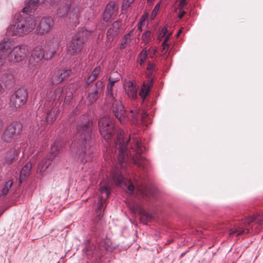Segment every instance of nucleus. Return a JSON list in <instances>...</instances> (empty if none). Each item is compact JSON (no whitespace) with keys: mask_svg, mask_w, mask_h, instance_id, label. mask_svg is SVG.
Returning a JSON list of instances; mask_svg holds the SVG:
<instances>
[{"mask_svg":"<svg viewBox=\"0 0 263 263\" xmlns=\"http://www.w3.org/2000/svg\"><path fill=\"white\" fill-rule=\"evenodd\" d=\"M129 139L130 137L125 136L122 131L118 134L116 148L118 150L119 163L122 167H124L130 156H132V160L135 164L140 167H145L147 164V160L142 156L144 147L142 143L137 140V138H133L131 149L129 151L127 148V146Z\"/></svg>","mask_w":263,"mask_h":263,"instance_id":"obj_1","label":"nucleus"},{"mask_svg":"<svg viewBox=\"0 0 263 263\" xmlns=\"http://www.w3.org/2000/svg\"><path fill=\"white\" fill-rule=\"evenodd\" d=\"M76 134V142L71 147L72 152H74V147H78L75 158L82 163H85L91 159L93 149L91 144V125L89 120H86L77 126Z\"/></svg>","mask_w":263,"mask_h":263,"instance_id":"obj_2","label":"nucleus"},{"mask_svg":"<svg viewBox=\"0 0 263 263\" xmlns=\"http://www.w3.org/2000/svg\"><path fill=\"white\" fill-rule=\"evenodd\" d=\"M114 85L109 83L107 84L106 102L108 104H111L114 115L122 124H126L128 121H130L132 124H137L139 118V109L137 108L131 109L130 112L127 114L121 102L119 100H116L114 97L112 90Z\"/></svg>","mask_w":263,"mask_h":263,"instance_id":"obj_3","label":"nucleus"},{"mask_svg":"<svg viewBox=\"0 0 263 263\" xmlns=\"http://www.w3.org/2000/svg\"><path fill=\"white\" fill-rule=\"evenodd\" d=\"M11 46L12 44L9 42L0 43V66L3 65V60L5 58H7L10 62L19 63L25 60L29 55L27 46H17L12 50Z\"/></svg>","mask_w":263,"mask_h":263,"instance_id":"obj_4","label":"nucleus"},{"mask_svg":"<svg viewBox=\"0 0 263 263\" xmlns=\"http://www.w3.org/2000/svg\"><path fill=\"white\" fill-rule=\"evenodd\" d=\"M262 227L263 215L255 214L251 217H246L244 219H242L241 224L235 230H230L229 235L238 236L250 233H258Z\"/></svg>","mask_w":263,"mask_h":263,"instance_id":"obj_5","label":"nucleus"},{"mask_svg":"<svg viewBox=\"0 0 263 263\" xmlns=\"http://www.w3.org/2000/svg\"><path fill=\"white\" fill-rule=\"evenodd\" d=\"M35 27L34 17L32 15L21 16L10 25L7 29V33L9 36L23 35L33 30Z\"/></svg>","mask_w":263,"mask_h":263,"instance_id":"obj_6","label":"nucleus"},{"mask_svg":"<svg viewBox=\"0 0 263 263\" xmlns=\"http://www.w3.org/2000/svg\"><path fill=\"white\" fill-rule=\"evenodd\" d=\"M112 179L116 185H120L123 183V185L126 187V192L129 194L136 196V194L140 195L144 199H147L149 197V190L148 189L144 188L143 186L139 187L135 190L133 184L130 181H124V178L120 173H115L112 174Z\"/></svg>","mask_w":263,"mask_h":263,"instance_id":"obj_7","label":"nucleus"},{"mask_svg":"<svg viewBox=\"0 0 263 263\" xmlns=\"http://www.w3.org/2000/svg\"><path fill=\"white\" fill-rule=\"evenodd\" d=\"M22 127V125L18 122L10 123L5 127L2 135V140L7 143L14 142L16 136L20 135Z\"/></svg>","mask_w":263,"mask_h":263,"instance_id":"obj_8","label":"nucleus"},{"mask_svg":"<svg viewBox=\"0 0 263 263\" xmlns=\"http://www.w3.org/2000/svg\"><path fill=\"white\" fill-rule=\"evenodd\" d=\"M98 126L100 134L105 140L110 139L113 136L115 123L109 117L104 116L99 119Z\"/></svg>","mask_w":263,"mask_h":263,"instance_id":"obj_9","label":"nucleus"},{"mask_svg":"<svg viewBox=\"0 0 263 263\" xmlns=\"http://www.w3.org/2000/svg\"><path fill=\"white\" fill-rule=\"evenodd\" d=\"M28 92L26 89L23 88L18 89L10 97V108L13 111H17L26 104Z\"/></svg>","mask_w":263,"mask_h":263,"instance_id":"obj_10","label":"nucleus"},{"mask_svg":"<svg viewBox=\"0 0 263 263\" xmlns=\"http://www.w3.org/2000/svg\"><path fill=\"white\" fill-rule=\"evenodd\" d=\"M87 35V31H79L73 36L70 45L67 48V52L70 55H76L81 52L85 41L84 35Z\"/></svg>","mask_w":263,"mask_h":263,"instance_id":"obj_11","label":"nucleus"},{"mask_svg":"<svg viewBox=\"0 0 263 263\" xmlns=\"http://www.w3.org/2000/svg\"><path fill=\"white\" fill-rule=\"evenodd\" d=\"M79 8L74 4V0H64L63 7L59 11L60 16L68 15L70 17L72 14L76 17L78 16Z\"/></svg>","mask_w":263,"mask_h":263,"instance_id":"obj_12","label":"nucleus"},{"mask_svg":"<svg viewBox=\"0 0 263 263\" xmlns=\"http://www.w3.org/2000/svg\"><path fill=\"white\" fill-rule=\"evenodd\" d=\"M54 26V21L51 17H47L42 18L36 27L37 34L44 35L50 32Z\"/></svg>","mask_w":263,"mask_h":263,"instance_id":"obj_13","label":"nucleus"},{"mask_svg":"<svg viewBox=\"0 0 263 263\" xmlns=\"http://www.w3.org/2000/svg\"><path fill=\"white\" fill-rule=\"evenodd\" d=\"M70 69H58L55 71L49 80V85H58L70 75Z\"/></svg>","mask_w":263,"mask_h":263,"instance_id":"obj_14","label":"nucleus"},{"mask_svg":"<svg viewBox=\"0 0 263 263\" xmlns=\"http://www.w3.org/2000/svg\"><path fill=\"white\" fill-rule=\"evenodd\" d=\"M103 89V83L101 81L96 83L95 86L88 96V100L90 103H93L100 97Z\"/></svg>","mask_w":263,"mask_h":263,"instance_id":"obj_15","label":"nucleus"},{"mask_svg":"<svg viewBox=\"0 0 263 263\" xmlns=\"http://www.w3.org/2000/svg\"><path fill=\"white\" fill-rule=\"evenodd\" d=\"M117 8L115 2L109 3L106 6L103 13V20L106 22L109 21L111 18H114L117 15Z\"/></svg>","mask_w":263,"mask_h":263,"instance_id":"obj_16","label":"nucleus"},{"mask_svg":"<svg viewBox=\"0 0 263 263\" xmlns=\"http://www.w3.org/2000/svg\"><path fill=\"white\" fill-rule=\"evenodd\" d=\"M124 88L128 97L133 99L137 98L138 87L133 82L131 81H126L124 84Z\"/></svg>","mask_w":263,"mask_h":263,"instance_id":"obj_17","label":"nucleus"},{"mask_svg":"<svg viewBox=\"0 0 263 263\" xmlns=\"http://www.w3.org/2000/svg\"><path fill=\"white\" fill-rule=\"evenodd\" d=\"M122 23L121 21H117L114 22L110 26L107 32V37L109 41H113L119 31Z\"/></svg>","mask_w":263,"mask_h":263,"instance_id":"obj_18","label":"nucleus"},{"mask_svg":"<svg viewBox=\"0 0 263 263\" xmlns=\"http://www.w3.org/2000/svg\"><path fill=\"white\" fill-rule=\"evenodd\" d=\"M105 181L106 182H101L100 183V199L101 203L108 198L110 194L109 183L107 179Z\"/></svg>","mask_w":263,"mask_h":263,"instance_id":"obj_19","label":"nucleus"},{"mask_svg":"<svg viewBox=\"0 0 263 263\" xmlns=\"http://www.w3.org/2000/svg\"><path fill=\"white\" fill-rule=\"evenodd\" d=\"M153 85V80H148L147 82L143 83L139 92V96L144 100L148 95L151 88Z\"/></svg>","mask_w":263,"mask_h":263,"instance_id":"obj_20","label":"nucleus"},{"mask_svg":"<svg viewBox=\"0 0 263 263\" xmlns=\"http://www.w3.org/2000/svg\"><path fill=\"white\" fill-rule=\"evenodd\" d=\"M60 42L58 39H54L48 41L46 45L50 53V58H52L59 49Z\"/></svg>","mask_w":263,"mask_h":263,"instance_id":"obj_21","label":"nucleus"},{"mask_svg":"<svg viewBox=\"0 0 263 263\" xmlns=\"http://www.w3.org/2000/svg\"><path fill=\"white\" fill-rule=\"evenodd\" d=\"M60 109L58 107H53L49 111L46 116V121L47 123H53L60 114Z\"/></svg>","mask_w":263,"mask_h":263,"instance_id":"obj_22","label":"nucleus"},{"mask_svg":"<svg viewBox=\"0 0 263 263\" xmlns=\"http://www.w3.org/2000/svg\"><path fill=\"white\" fill-rule=\"evenodd\" d=\"M39 0H29L27 5L24 7L22 12L28 14L34 12L38 6Z\"/></svg>","mask_w":263,"mask_h":263,"instance_id":"obj_23","label":"nucleus"},{"mask_svg":"<svg viewBox=\"0 0 263 263\" xmlns=\"http://www.w3.org/2000/svg\"><path fill=\"white\" fill-rule=\"evenodd\" d=\"M101 68L100 67H96L92 71L91 74L88 76L86 79V83L89 85L95 81L98 77L99 73L100 72Z\"/></svg>","mask_w":263,"mask_h":263,"instance_id":"obj_24","label":"nucleus"},{"mask_svg":"<svg viewBox=\"0 0 263 263\" xmlns=\"http://www.w3.org/2000/svg\"><path fill=\"white\" fill-rule=\"evenodd\" d=\"M42 60L32 55L29 59V66L31 68H35L41 66Z\"/></svg>","mask_w":263,"mask_h":263,"instance_id":"obj_25","label":"nucleus"},{"mask_svg":"<svg viewBox=\"0 0 263 263\" xmlns=\"http://www.w3.org/2000/svg\"><path fill=\"white\" fill-rule=\"evenodd\" d=\"M17 155V153L15 151V149H11L8 151L7 153L6 156L5 157V161L6 163L8 164H11L13 160L15 158V157Z\"/></svg>","mask_w":263,"mask_h":263,"instance_id":"obj_26","label":"nucleus"},{"mask_svg":"<svg viewBox=\"0 0 263 263\" xmlns=\"http://www.w3.org/2000/svg\"><path fill=\"white\" fill-rule=\"evenodd\" d=\"M61 150V146L59 145V143H54L51 146V151L48 159L52 160L60 152Z\"/></svg>","mask_w":263,"mask_h":263,"instance_id":"obj_27","label":"nucleus"},{"mask_svg":"<svg viewBox=\"0 0 263 263\" xmlns=\"http://www.w3.org/2000/svg\"><path fill=\"white\" fill-rule=\"evenodd\" d=\"M44 50L42 47L36 46L33 49L31 55L42 60L44 57Z\"/></svg>","mask_w":263,"mask_h":263,"instance_id":"obj_28","label":"nucleus"},{"mask_svg":"<svg viewBox=\"0 0 263 263\" xmlns=\"http://www.w3.org/2000/svg\"><path fill=\"white\" fill-rule=\"evenodd\" d=\"M96 246L93 244L87 245L83 249V252L86 255L88 258L93 256Z\"/></svg>","mask_w":263,"mask_h":263,"instance_id":"obj_29","label":"nucleus"},{"mask_svg":"<svg viewBox=\"0 0 263 263\" xmlns=\"http://www.w3.org/2000/svg\"><path fill=\"white\" fill-rule=\"evenodd\" d=\"M51 163V160L48 158H45L40 162L38 165V170L40 172H44Z\"/></svg>","mask_w":263,"mask_h":263,"instance_id":"obj_30","label":"nucleus"},{"mask_svg":"<svg viewBox=\"0 0 263 263\" xmlns=\"http://www.w3.org/2000/svg\"><path fill=\"white\" fill-rule=\"evenodd\" d=\"M12 184L13 181L12 180H9L8 181L5 182L4 184L3 185L1 192L2 195L4 197H5L7 195L9 191L12 187Z\"/></svg>","mask_w":263,"mask_h":263,"instance_id":"obj_31","label":"nucleus"},{"mask_svg":"<svg viewBox=\"0 0 263 263\" xmlns=\"http://www.w3.org/2000/svg\"><path fill=\"white\" fill-rule=\"evenodd\" d=\"M133 32L130 31L129 33L125 35L121 42V46L122 48H125L126 46L128 45L132 41V35Z\"/></svg>","mask_w":263,"mask_h":263,"instance_id":"obj_32","label":"nucleus"},{"mask_svg":"<svg viewBox=\"0 0 263 263\" xmlns=\"http://www.w3.org/2000/svg\"><path fill=\"white\" fill-rule=\"evenodd\" d=\"M32 167V164L30 162H27L22 168L21 171L20 177H26L29 174Z\"/></svg>","mask_w":263,"mask_h":263,"instance_id":"obj_33","label":"nucleus"},{"mask_svg":"<svg viewBox=\"0 0 263 263\" xmlns=\"http://www.w3.org/2000/svg\"><path fill=\"white\" fill-rule=\"evenodd\" d=\"M51 95H54L58 101H62L64 98V89L62 88H57L54 91L51 92Z\"/></svg>","mask_w":263,"mask_h":263,"instance_id":"obj_34","label":"nucleus"},{"mask_svg":"<svg viewBox=\"0 0 263 263\" xmlns=\"http://www.w3.org/2000/svg\"><path fill=\"white\" fill-rule=\"evenodd\" d=\"M65 95L64 97V102L65 103H69L73 97V94L72 91L69 88H66L64 89V95Z\"/></svg>","mask_w":263,"mask_h":263,"instance_id":"obj_35","label":"nucleus"},{"mask_svg":"<svg viewBox=\"0 0 263 263\" xmlns=\"http://www.w3.org/2000/svg\"><path fill=\"white\" fill-rule=\"evenodd\" d=\"M120 80V76L117 72H113L109 78V83L114 85L115 83L119 81Z\"/></svg>","mask_w":263,"mask_h":263,"instance_id":"obj_36","label":"nucleus"},{"mask_svg":"<svg viewBox=\"0 0 263 263\" xmlns=\"http://www.w3.org/2000/svg\"><path fill=\"white\" fill-rule=\"evenodd\" d=\"M147 57V52L145 50H142L138 55V59L140 60V64L142 65Z\"/></svg>","mask_w":263,"mask_h":263,"instance_id":"obj_37","label":"nucleus"},{"mask_svg":"<svg viewBox=\"0 0 263 263\" xmlns=\"http://www.w3.org/2000/svg\"><path fill=\"white\" fill-rule=\"evenodd\" d=\"M151 32L146 31L142 35V40L145 43H147L151 40Z\"/></svg>","mask_w":263,"mask_h":263,"instance_id":"obj_38","label":"nucleus"},{"mask_svg":"<svg viewBox=\"0 0 263 263\" xmlns=\"http://www.w3.org/2000/svg\"><path fill=\"white\" fill-rule=\"evenodd\" d=\"M140 214L142 218L145 217L147 220H150L152 218V214L144 210L140 211Z\"/></svg>","mask_w":263,"mask_h":263,"instance_id":"obj_39","label":"nucleus"},{"mask_svg":"<svg viewBox=\"0 0 263 263\" xmlns=\"http://www.w3.org/2000/svg\"><path fill=\"white\" fill-rule=\"evenodd\" d=\"M160 7V2L158 3L154 7L151 13V17L154 19L157 15Z\"/></svg>","mask_w":263,"mask_h":263,"instance_id":"obj_40","label":"nucleus"},{"mask_svg":"<svg viewBox=\"0 0 263 263\" xmlns=\"http://www.w3.org/2000/svg\"><path fill=\"white\" fill-rule=\"evenodd\" d=\"M134 1L135 0H124L122 7V9L127 10Z\"/></svg>","mask_w":263,"mask_h":263,"instance_id":"obj_41","label":"nucleus"},{"mask_svg":"<svg viewBox=\"0 0 263 263\" xmlns=\"http://www.w3.org/2000/svg\"><path fill=\"white\" fill-rule=\"evenodd\" d=\"M167 33V28L165 27L162 28L161 31L160 32V33L158 34V40H159V41H161L162 40V39L163 38L164 36Z\"/></svg>","mask_w":263,"mask_h":263,"instance_id":"obj_42","label":"nucleus"},{"mask_svg":"<svg viewBox=\"0 0 263 263\" xmlns=\"http://www.w3.org/2000/svg\"><path fill=\"white\" fill-rule=\"evenodd\" d=\"M155 69V65L153 63H149L147 67V70L149 71V72H152Z\"/></svg>","mask_w":263,"mask_h":263,"instance_id":"obj_43","label":"nucleus"},{"mask_svg":"<svg viewBox=\"0 0 263 263\" xmlns=\"http://www.w3.org/2000/svg\"><path fill=\"white\" fill-rule=\"evenodd\" d=\"M168 46H169L168 44H165L164 46L163 43H162L161 52L163 54H165L166 53V52L167 51L168 48Z\"/></svg>","mask_w":263,"mask_h":263,"instance_id":"obj_44","label":"nucleus"},{"mask_svg":"<svg viewBox=\"0 0 263 263\" xmlns=\"http://www.w3.org/2000/svg\"><path fill=\"white\" fill-rule=\"evenodd\" d=\"M172 33H168L166 36V37H165L164 39V40L163 42V44L165 45V44H167V42L168 41V40L170 39V36L171 35Z\"/></svg>","mask_w":263,"mask_h":263,"instance_id":"obj_45","label":"nucleus"},{"mask_svg":"<svg viewBox=\"0 0 263 263\" xmlns=\"http://www.w3.org/2000/svg\"><path fill=\"white\" fill-rule=\"evenodd\" d=\"M186 0H180L179 6L180 8H182L186 4Z\"/></svg>","mask_w":263,"mask_h":263,"instance_id":"obj_46","label":"nucleus"},{"mask_svg":"<svg viewBox=\"0 0 263 263\" xmlns=\"http://www.w3.org/2000/svg\"><path fill=\"white\" fill-rule=\"evenodd\" d=\"M48 98V99H50V101H55L57 100V98H55L54 95H51V92L49 93Z\"/></svg>","mask_w":263,"mask_h":263,"instance_id":"obj_47","label":"nucleus"},{"mask_svg":"<svg viewBox=\"0 0 263 263\" xmlns=\"http://www.w3.org/2000/svg\"><path fill=\"white\" fill-rule=\"evenodd\" d=\"M185 13V11H182L180 14H179L178 18L180 19L182 18L184 16Z\"/></svg>","mask_w":263,"mask_h":263,"instance_id":"obj_48","label":"nucleus"},{"mask_svg":"<svg viewBox=\"0 0 263 263\" xmlns=\"http://www.w3.org/2000/svg\"><path fill=\"white\" fill-rule=\"evenodd\" d=\"M138 29L139 30L140 32L142 31V24L141 23H139L138 26Z\"/></svg>","mask_w":263,"mask_h":263,"instance_id":"obj_49","label":"nucleus"},{"mask_svg":"<svg viewBox=\"0 0 263 263\" xmlns=\"http://www.w3.org/2000/svg\"><path fill=\"white\" fill-rule=\"evenodd\" d=\"M182 32V29H180L178 30L177 33V36H179L180 34Z\"/></svg>","mask_w":263,"mask_h":263,"instance_id":"obj_50","label":"nucleus"},{"mask_svg":"<svg viewBox=\"0 0 263 263\" xmlns=\"http://www.w3.org/2000/svg\"><path fill=\"white\" fill-rule=\"evenodd\" d=\"M146 116V113L145 112H143V114L142 115V118L143 120L144 119V118H145V116Z\"/></svg>","mask_w":263,"mask_h":263,"instance_id":"obj_51","label":"nucleus"},{"mask_svg":"<svg viewBox=\"0 0 263 263\" xmlns=\"http://www.w3.org/2000/svg\"><path fill=\"white\" fill-rule=\"evenodd\" d=\"M41 124H42V123H41ZM37 126H39V125H38ZM40 127L42 126V125H40ZM40 129V127H38L37 129Z\"/></svg>","mask_w":263,"mask_h":263,"instance_id":"obj_52","label":"nucleus"},{"mask_svg":"<svg viewBox=\"0 0 263 263\" xmlns=\"http://www.w3.org/2000/svg\"><path fill=\"white\" fill-rule=\"evenodd\" d=\"M156 51H157V50H156V49H155V50H154V54H155V53H156Z\"/></svg>","mask_w":263,"mask_h":263,"instance_id":"obj_53","label":"nucleus"},{"mask_svg":"<svg viewBox=\"0 0 263 263\" xmlns=\"http://www.w3.org/2000/svg\"><path fill=\"white\" fill-rule=\"evenodd\" d=\"M2 88V85L0 84V91L1 90Z\"/></svg>","mask_w":263,"mask_h":263,"instance_id":"obj_54","label":"nucleus"},{"mask_svg":"<svg viewBox=\"0 0 263 263\" xmlns=\"http://www.w3.org/2000/svg\"><path fill=\"white\" fill-rule=\"evenodd\" d=\"M152 0H147V2H151L152 1Z\"/></svg>","mask_w":263,"mask_h":263,"instance_id":"obj_55","label":"nucleus"}]
</instances>
